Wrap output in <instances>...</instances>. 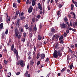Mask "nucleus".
<instances>
[{
  "instance_id": "1",
  "label": "nucleus",
  "mask_w": 77,
  "mask_h": 77,
  "mask_svg": "<svg viewBox=\"0 0 77 77\" xmlns=\"http://www.w3.org/2000/svg\"><path fill=\"white\" fill-rule=\"evenodd\" d=\"M64 49V47H62L60 49H59L58 51L56 50L54 51L53 55L54 57V58H57L58 56L60 57L61 56V55L62 54V51Z\"/></svg>"
},
{
  "instance_id": "2",
  "label": "nucleus",
  "mask_w": 77,
  "mask_h": 77,
  "mask_svg": "<svg viewBox=\"0 0 77 77\" xmlns=\"http://www.w3.org/2000/svg\"><path fill=\"white\" fill-rule=\"evenodd\" d=\"M60 26L62 29H66V27L67 26L66 24H65L64 23H63L60 24Z\"/></svg>"
},
{
  "instance_id": "3",
  "label": "nucleus",
  "mask_w": 77,
  "mask_h": 77,
  "mask_svg": "<svg viewBox=\"0 0 77 77\" xmlns=\"http://www.w3.org/2000/svg\"><path fill=\"white\" fill-rule=\"evenodd\" d=\"M28 12L29 13H31L33 11V7L32 6H30L28 9Z\"/></svg>"
},
{
  "instance_id": "4",
  "label": "nucleus",
  "mask_w": 77,
  "mask_h": 77,
  "mask_svg": "<svg viewBox=\"0 0 77 77\" xmlns=\"http://www.w3.org/2000/svg\"><path fill=\"white\" fill-rule=\"evenodd\" d=\"M20 65L21 67H23V66H24V61L22 60H20Z\"/></svg>"
},
{
  "instance_id": "5",
  "label": "nucleus",
  "mask_w": 77,
  "mask_h": 77,
  "mask_svg": "<svg viewBox=\"0 0 77 77\" xmlns=\"http://www.w3.org/2000/svg\"><path fill=\"white\" fill-rule=\"evenodd\" d=\"M45 57V55L44 54H40V57L42 59H44Z\"/></svg>"
},
{
  "instance_id": "6",
  "label": "nucleus",
  "mask_w": 77,
  "mask_h": 77,
  "mask_svg": "<svg viewBox=\"0 0 77 77\" xmlns=\"http://www.w3.org/2000/svg\"><path fill=\"white\" fill-rule=\"evenodd\" d=\"M51 31L53 33H56V30H55V29H54V27H53L51 28Z\"/></svg>"
},
{
  "instance_id": "7",
  "label": "nucleus",
  "mask_w": 77,
  "mask_h": 77,
  "mask_svg": "<svg viewBox=\"0 0 77 77\" xmlns=\"http://www.w3.org/2000/svg\"><path fill=\"white\" fill-rule=\"evenodd\" d=\"M72 24L73 25V26L74 27H75L76 26H77V21L76 22H74L72 23Z\"/></svg>"
},
{
  "instance_id": "8",
  "label": "nucleus",
  "mask_w": 77,
  "mask_h": 77,
  "mask_svg": "<svg viewBox=\"0 0 77 77\" xmlns=\"http://www.w3.org/2000/svg\"><path fill=\"white\" fill-rule=\"evenodd\" d=\"M5 33L4 32H3L2 33V38L3 40L4 39V38H5Z\"/></svg>"
},
{
  "instance_id": "9",
  "label": "nucleus",
  "mask_w": 77,
  "mask_h": 77,
  "mask_svg": "<svg viewBox=\"0 0 77 77\" xmlns=\"http://www.w3.org/2000/svg\"><path fill=\"white\" fill-rule=\"evenodd\" d=\"M40 55L41 54H40V53H38L37 54V56L36 57L37 59H38L39 58V57H40Z\"/></svg>"
},
{
  "instance_id": "10",
  "label": "nucleus",
  "mask_w": 77,
  "mask_h": 77,
  "mask_svg": "<svg viewBox=\"0 0 77 77\" xmlns=\"http://www.w3.org/2000/svg\"><path fill=\"white\" fill-rule=\"evenodd\" d=\"M13 51L14 52V53H15L16 54H18V52L17 50V49H14L13 50Z\"/></svg>"
},
{
  "instance_id": "11",
  "label": "nucleus",
  "mask_w": 77,
  "mask_h": 77,
  "mask_svg": "<svg viewBox=\"0 0 77 77\" xmlns=\"http://www.w3.org/2000/svg\"><path fill=\"white\" fill-rule=\"evenodd\" d=\"M32 6H34L35 5V3H36V2L35 1H34L33 0H32Z\"/></svg>"
},
{
  "instance_id": "12",
  "label": "nucleus",
  "mask_w": 77,
  "mask_h": 77,
  "mask_svg": "<svg viewBox=\"0 0 77 77\" xmlns=\"http://www.w3.org/2000/svg\"><path fill=\"white\" fill-rule=\"evenodd\" d=\"M67 29H68L69 30H72L73 32H75V29H72V28H71V27H68L67 28Z\"/></svg>"
},
{
  "instance_id": "13",
  "label": "nucleus",
  "mask_w": 77,
  "mask_h": 77,
  "mask_svg": "<svg viewBox=\"0 0 77 77\" xmlns=\"http://www.w3.org/2000/svg\"><path fill=\"white\" fill-rule=\"evenodd\" d=\"M66 69V67H64L62 69L60 72L61 73H63V72H65V70Z\"/></svg>"
},
{
  "instance_id": "14",
  "label": "nucleus",
  "mask_w": 77,
  "mask_h": 77,
  "mask_svg": "<svg viewBox=\"0 0 77 77\" xmlns=\"http://www.w3.org/2000/svg\"><path fill=\"white\" fill-rule=\"evenodd\" d=\"M34 63V62H33V60H31L30 61V64L31 66H33V65Z\"/></svg>"
},
{
  "instance_id": "15",
  "label": "nucleus",
  "mask_w": 77,
  "mask_h": 77,
  "mask_svg": "<svg viewBox=\"0 0 77 77\" xmlns=\"http://www.w3.org/2000/svg\"><path fill=\"white\" fill-rule=\"evenodd\" d=\"M38 38L39 41H41L42 39V37H41V35H38Z\"/></svg>"
},
{
  "instance_id": "16",
  "label": "nucleus",
  "mask_w": 77,
  "mask_h": 77,
  "mask_svg": "<svg viewBox=\"0 0 77 77\" xmlns=\"http://www.w3.org/2000/svg\"><path fill=\"white\" fill-rule=\"evenodd\" d=\"M70 69H72V67H73V63H71V64L69 66Z\"/></svg>"
},
{
  "instance_id": "17",
  "label": "nucleus",
  "mask_w": 77,
  "mask_h": 77,
  "mask_svg": "<svg viewBox=\"0 0 77 77\" xmlns=\"http://www.w3.org/2000/svg\"><path fill=\"white\" fill-rule=\"evenodd\" d=\"M64 20L65 23V22H68V18L66 17L64 18Z\"/></svg>"
},
{
  "instance_id": "18",
  "label": "nucleus",
  "mask_w": 77,
  "mask_h": 77,
  "mask_svg": "<svg viewBox=\"0 0 77 77\" xmlns=\"http://www.w3.org/2000/svg\"><path fill=\"white\" fill-rule=\"evenodd\" d=\"M25 27V29H29V26H28V24H26V25L24 26Z\"/></svg>"
},
{
  "instance_id": "19",
  "label": "nucleus",
  "mask_w": 77,
  "mask_h": 77,
  "mask_svg": "<svg viewBox=\"0 0 77 77\" xmlns=\"http://www.w3.org/2000/svg\"><path fill=\"white\" fill-rule=\"evenodd\" d=\"M3 27V23H2L0 24V28L1 29H2Z\"/></svg>"
},
{
  "instance_id": "20",
  "label": "nucleus",
  "mask_w": 77,
  "mask_h": 77,
  "mask_svg": "<svg viewBox=\"0 0 77 77\" xmlns=\"http://www.w3.org/2000/svg\"><path fill=\"white\" fill-rule=\"evenodd\" d=\"M29 32L33 31V30L32 29V27H30L29 28Z\"/></svg>"
},
{
  "instance_id": "21",
  "label": "nucleus",
  "mask_w": 77,
  "mask_h": 77,
  "mask_svg": "<svg viewBox=\"0 0 77 77\" xmlns=\"http://www.w3.org/2000/svg\"><path fill=\"white\" fill-rule=\"evenodd\" d=\"M63 39V35H61L60 38H59V40L60 41V40H62Z\"/></svg>"
},
{
  "instance_id": "22",
  "label": "nucleus",
  "mask_w": 77,
  "mask_h": 77,
  "mask_svg": "<svg viewBox=\"0 0 77 77\" xmlns=\"http://www.w3.org/2000/svg\"><path fill=\"white\" fill-rule=\"evenodd\" d=\"M13 6L14 8H17V5L15 3H13Z\"/></svg>"
},
{
  "instance_id": "23",
  "label": "nucleus",
  "mask_w": 77,
  "mask_h": 77,
  "mask_svg": "<svg viewBox=\"0 0 77 77\" xmlns=\"http://www.w3.org/2000/svg\"><path fill=\"white\" fill-rule=\"evenodd\" d=\"M14 45H12L11 46V50L12 51H13V50H14Z\"/></svg>"
},
{
  "instance_id": "24",
  "label": "nucleus",
  "mask_w": 77,
  "mask_h": 77,
  "mask_svg": "<svg viewBox=\"0 0 77 77\" xmlns=\"http://www.w3.org/2000/svg\"><path fill=\"white\" fill-rule=\"evenodd\" d=\"M71 10H73V9H74V5L72 4L71 5Z\"/></svg>"
},
{
  "instance_id": "25",
  "label": "nucleus",
  "mask_w": 77,
  "mask_h": 77,
  "mask_svg": "<svg viewBox=\"0 0 77 77\" xmlns=\"http://www.w3.org/2000/svg\"><path fill=\"white\" fill-rule=\"evenodd\" d=\"M62 7V5L61 4H58V8L60 9Z\"/></svg>"
},
{
  "instance_id": "26",
  "label": "nucleus",
  "mask_w": 77,
  "mask_h": 77,
  "mask_svg": "<svg viewBox=\"0 0 77 77\" xmlns=\"http://www.w3.org/2000/svg\"><path fill=\"white\" fill-rule=\"evenodd\" d=\"M25 19V17L24 16H23L20 17V20H23Z\"/></svg>"
},
{
  "instance_id": "27",
  "label": "nucleus",
  "mask_w": 77,
  "mask_h": 77,
  "mask_svg": "<svg viewBox=\"0 0 77 77\" xmlns=\"http://www.w3.org/2000/svg\"><path fill=\"white\" fill-rule=\"evenodd\" d=\"M20 19H17V24H18V25L20 24Z\"/></svg>"
},
{
  "instance_id": "28",
  "label": "nucleus",
  "mask_w": 77,
  "mask_h": 77,
  "mask_svg": "<svg viewBox=\"0 0 77 77\" xmlns=\"http://www.w3.org/2000/svg\"><path fill=\"white\" fill-rule=\"evenodd\" d=\"M3 22V19H2V16H1L0 17V23Z\"/></svg>"
},
{
  "instance_id": "29",
  "label": "nucleus",
  "mask_w": 77,
  "mask_h": 77,
  "mask_svg": "<svg viewBox=\"0 0 77 77\" xmlns=\"http://www.w3.org/2000/svg\"><path fill=\"white\" fill-rule=\"evenodd\" d=\"M16 58H17V59L18 60L19 58V56L18 55V54H16Z\"/></svg>"
},
{
  "instance_id": "30",
  "label": "nucleus",
  "mask_w": 77,
  "mask_h": 77,
  "mask_svg": "<svg viewBox=\"0 0 77 77\" xmlns=\"http://www.w3.org/2000/svg\"><path fill=\"white\" fill-rule=\"evenodd\" d=\"M57 15H60V14H61V13H60V11H58L57 12Z\"/></svg>"
},
{
  "instance_id": "31",
  "label": "nucleus",
  "mask_w": 77,
  "mask_h": 77,
  "mask_svg": "<svg viewBox=\"0 0 77 77\" xmlns=\"http://www.w3.org/2000/svg\"><path fill=\"white\" fill-rule=\"evenodd\" d=\"M20 60H18V61L17 63V65H20Z\"/></svg>"
},
{
  "instance_id": "32",
  "label": "nucleus",
  "mask_w": 77,
  "mask_h": 77,
  "mask_svg": "<svg viewBox=\"0 0 77 77\" xmlns=\"http://www.w3.org/2000/svg\"><path fill=\"white\" fill-rule=\"evenodd\" d=\"M15 36L17 37V38H18V32H15Z\"/></svg>"
},
{
  "instance_id": "33",
  "label": "nucleus",
  "mask_w": 77,
  "mask_h": 77,
  "mask_svg": "<svg viewBox=\"0 0 77 77\" xmlns=\"http://www.w3.org/2000/svg\"><path fill=\"white\" fill-rule=\"evenodd\" d=\"M38 8L40 10V11H42V8L41 6H38Z\"/></svg>"
},
{
  "instance_id": "34",
  "label": "nucleus",
  "mask_w": 77,
  "mask_h": 77,
  "mask_svg": "<svg viewBox=\"0 0 77 77\" xmlns=\"http://www.w3.org/2000/svg\"><path fill=\"white\" fill-rule=\"evenodd\" d=\"M55 37L56 38V39H58L59 38V35L57 34L55 36Z\"/></svg>"
},
{
  "instance_id": "35",
  "label": "nucleus",
  "mask_w": 77,
  "mask_h": 77,
  "mask_svg": "<svg viewBox=\"0 0 77 77\" xmlns=\"http://www.w3.org/2000/svg\"><path fill=\"white\" fill-rule=\"evenodd\" d=\"M66 24L67 25L68 27H70V25L69 24V23H68V22H66Z\"/></svg>"
},
{
  "instance_id": "36",
  "label": "nucleus",
  "mask_w": 77,
  "mask_h": 77,
  "mask_svg": "<svg viewBox=\"0 0 77 77\" xmlns=\"http://www.w3.org/2000/svg\"><path fill=\"white\" fill-rule=\"evenodd\" d=\"M21 38V35L19 34L18 37V39H20V38Z\"/></svg>"
},
{
  "instance_id": "37",
  "label": "nucleus",
  "mask_w": 77,
  "mask_h": 77,
  "mask_svg": "<svg viewBox=\"0 0 77 77\" xmlns=\"http://www.w3.org/2000/svg\"><path fill=\"white\" fill-rule=\"evenodd\" d=\"M32 21L33 23H35V18H32Z\"/></svg>"
},
{
  "instance_id": "38",
  "label": "nucleus",
  "mask_w": 77,
  "mask_h": 77,
  "mask_svg": "<svg viewBox=\"0 0 77 77\" xmlns=\"http://www.w3.org/2000/svg\"><path fill=\"white\" fill-rule=\"evenodd\" d=\"M17 17V15H15V16L13 17L12 18L13 19H14V20H15L16 19V18Z\"/></svg>"
},
{
  "instance_id": "39",
  "label": "nucleus",
  "mask_w": 77,
  "mask_h": 77,
  "mask_svg": "<svg viewBox=\"0 0 77 77\" xmlns=\"http://www.w3.org/2000/svg\"><path fill=\"white\" fill-rule=\"evenodd\" d=\"M73 15L74 16L73 17H72L73 18H75V13H73Z\"/></svg>"
},
{
  "instance_id": "40",
  "label": "nucleus",
  "mask_w": 77,
  "mask_h": 77,
  "mask_svg": "<svg viewBox=\"0 0 77 77\" xmlns=\"http://www.w3.org/2000/svg\"><path fill=\"white\" fill-rule=\"evenodd\" d=\"M50 60V59L48 58H47L45 60L46 62H48Z\"/></svg>"
},
{
  "instance_id": "41",
  "label": "nucleus",
  "mask_w": 77,
  "mask_h": 77,
  "mask_svg": "<svg viewBox=\"0 0 77 77\" xmlns=\"http://www.w3.org/2000/svg\"><path fill=\"white\" fill-rule=\"evenodd\" d=\"M5 33L6 35H7L8 33V29H6Z\"/></svg>"
},
{
  "instance_id": "42",
  "label": "nucleus",
  "mask_w": 77,
  "mask_h": 77,
  "mask_svg": "<svg viewBox=\"0 0 77 77\" xmlns=\"http://www.w3.org/2000/svg\"><path fill=\"white\" fill-rule=\"evenodd\" d=\"M72 22H71V21H70V26H71V27H72Z\"/></svg>"
},
{
  "instance_id": "43",
  "label": "nucleus",
  "mask_w": 77,
  "mask_h": 77,
  "mask_svg": "<svg viewBox=\"0 0 77 77\" xmlns=\"http://www.w3.org/2000/svg\"><path fill=\"white\" fill-rule=\"evenodd\" d=\"M20 74V72H17L16 74V75H19Z\"/></svg>"
},
{
  "instance_id": "44",
  "label": "nucleus",
  "mask_w": 77,
  "mask_h": 77,
  "mask_svg": "<svg viewBox=\"0 0 77 77\" xmlns=\"http://www.w3.org/2000/svg\"><path fill=\"white\" fill-rule=\"evenodd\" d=\"M34 50L35 51H36V46H34Z\"/></svg>"
},
{
  "instance_id": "45",
  "label": "nucleus",
  "mask_w": 77,
  "mask_h": 77,
  "mask_svg": "<svg viewBox=\"0 0 77 77\" xmlns=\"http://www.w3.org/2000/svg\"><path fill=\"white\" fill-rule=\"evenodd\" d=\"M18 29H17V28H16L15 30V33H17V32H18V31L17 30Z\"/></svg>"
},
{
  "instance_id": "46",
  "label": "nucleus",
  "mask_w": 77,
  "mask_h": 77,
  "mask_svg": "<svg viewBox=\"0 0 77 77\" xmlns=\"http://www.w3.org/2000/svg\"><path fill=\"white\" fill-rule=\"evenodd\" d=\"M58 46H59V44H58V43H57L56 45L55 46V48H57V47H58Z\"/></svg>"
},
{
  "instance_id": "47",
  "label": "nucleus",
  "mask_w": 77,
  "mask_h": 77,
  "mask_svg": "<svg viewBox=\"0 0 77 77\" xmlns=\"http://www.w3.org/2000/svg\"><path fill=\"white\" fill-rule=\"evenodd\" d=\"M73 3L75 4L76 7H77V2H75L74 3Z\"/></svg>"
},
{
  "instance_id": "48",
  "label": "nucleus",
  "mask_w": 77,
  "mask_h": 77,
  "mask_svg": "<svg viewBox=\"0 0 77 77\" xmlns=\"http://www.w3.org/2000/svg\"><path fill=\"white\" fill-rule=\"evenodd\" d=\"M4 63L6 65H7L8 64V63H7V61L6 60H4Z\"/></svg>"
},
{
  "instance_id": "49",
  "label": "nucleus",
  "mask_w": 77,
  "mask_h": 77,
  "mask_svg": "<svg viewBox=\"0 0 77 77\" xmlns=\"http://www.w3.org/2000/svg\"><path fill=\"white\" fill-rule=\"evenodd\" d=\"M16 14L17 15H18V14H19V10H18V11H16Z\"/></svg>"
},
{
  "instance_id": "50",
  "label": "nucleus",
  "mask_w": 77,
  "mask_h": 77,
  "mask_svg": "<svg viewBox=\"0 0 77 77\" xmlns=\"http://www.w3.org/2000/svg\"><path fill=\"white\" fill-rule=\"evenodd\" d=\"M54 38H55V35H54L52 37V41H54Z\"/></svg>"
},
{
  "instance_id": "51",
  "label": "nucleus",
  "mask_w": 77,
  "mask_h": 77,
  "mask_svg": "<svg viewBox=\"0 0 77 77\" xmlns=\"http://www.w3.org/2000/svg\"><path fill=\"white\" fill-rule=\"evenodd\" d=\"M63 40H61L60 42V44H63Z\"/></svg>"
},
{
  "instance_id": "52",
  "label": "nucleus",
  "mask_w": 77,
  "mask_h": 77,
  "mask_svg": "<svg viewBox=\"0 0 77 77\" xmlns=\"http://www.w3.org/2000/svg\"><path fill=\"white\" fill-rule=\"evenodd\" d=\"M11 41H12V38H10L9 39V43H10V42H11Z\"/></svg>"
},
{
  "instance_id": "53",
  "label": "nucleus",
  "mask_w": 77,
  "mask_h": 77,
  "mask_svg": "<svg viewBox=\"0 0 77 77\" xmlns=\"http://www.w3.org/2000/svg\"><path fill=\"white\" fill-rule=\"evenodd\" d=\"M29 0H27L26 2V5H28L29 4Z\"/></svg>"
},
{
  "instance_id": "54",
  "label": "nucleus",
  "mask_w": 77,
  "mask_h": 77,
  "mask_svg": "<svg viewBox=\"0 0 77 77\" xmlns=\"http://www.w3.org/2000/svg\"><path fill=\"white\" fill-rule=\"evenodd\" d=\"M40 63H41V62L40 61H38L37 63V65H40Z\"/></svg>"
},
{
  "instance_id": "55",
  "label": "nucleus",
  "mask_w": 77,
  "mask_h": 77,
  "mask_svg": "<svg viewBox=\"0 0 77 77\" xmlns=\"http://www.w3.org/2000/svg\"><path fill=\"white\" fill-rule=\"evenodd\" d=\"M21 41H23V42H25V38H22V39Z\"/></svg>"
},
{
  "instance_id": "56",
  "label": "nucleus",
  "mask_w": 77,
  "mask_h": 77,
  "mask_svg": "<svg viewBox=\"0 0 77 77\" xmlns=\"http://www.w3.org/2000/svg\"><path fill=\"white\" fill-rule=\"evenodd\" d=\"M67 72L68 73H70V71H71V70H69V69H67Z\"/></svg>"
},
{
  "instance_id": "57",
  "label": "nucleus",
  "mask_w": 77,
  "mask_h": 77,
  "mask_svg": "<svg viewBox=\"0 0 77 77\" xmlns=\"http://www.w3.org/2000/svg\"><path fill=\"white\" fill-rule=\"evenodd\" d=\"M67 35V34L66 33H64L63 34V36L65 37H66V36Z\"/></svg>"
},
{
  "instance_id": "58",
  "label": "nucleus",
  "mask_w": 77,
  "mask_h": 77,
  "mask_svg": "<svg viewBox=\"0 0 77 77\" xmlns=\"http://www.w3.org/2000/svg\"><path fill=\"white\" fill-rule=\"evenodd\" d=\"M70 47L72 48H74V45H70Z\"/></svg>"
},
{
  "instance_id": "59",
  "label": "nucleus",
  "mask_w": 77,
  "mask_h": 77,
  "mask_svg": "<svg viewBox=\"0 0 77 77\" xmlns=\"http://www.w3.org/2000/svg\"><path fill=\"white\" fill-rule=\"evenodd\" d=\"M33 30H34L35 31H36V30H37V29L36 28V27H34Z\"/></svg>"
},
{
  "instance_id": "60",
  "label": "nucleus",
  "mask_w": 77,
  "mask_h": 77,
  "mask_svg": "<svg viewBox=\"0 0 77 77\" xmlns=\"http://www.w3.org/2000/svg\"><path fill=\"white\" fill-rule=\"evenodd\" d=\"M42 24H40L39 26V27H40V29H42Z\"/></svg>"
},
{
  "instance_id": "61",
  "label": "nucleus",
  "mask_w": 77,
  "mask_h": 77,
  "mask_svg": "<svg viewBox=\"0 0 77 77\" xmlns=\"http://www.w3.org/2000/svg\"><path fill=\"white\" fill-rule=\"evenodd\" d=\"M41 17V16L40 15H38L37 16V18L38 19H39Z\"/></svg>"
},
{
  "instance_id": "62",
  "label": "nucleus",
  "mask_w": 77,
  "mask_h": 77,
  "mask_svg": "<svg viewBox=\"0 0 77 77\" xmlns=\"http://www.w3.org/2000/svg\"><path fill=\"white\" fill-rule=\"evenodd\" d=\"M29 64H28V65H27V69H29Z\"/></svg>"
},
{
  "instance_id": "63",
  "label": "nucleus",
  "mask_w": 77,
  "mask_h": 77,
  "mask_svg": "<svg viewBox=\"0 0 77 77\" xmlns=\"http://www.w3.org/2000/svg\"><path fill=\"white\" fill-rule=\"evenodd\" d=\"M69 51L70 52V53H72V50L71 49H69Z\"/></svg>"
},
{
  "instance_id": "64",
  "label": "nucleus",
  "mask_w": 77,
  "mask_h": 77,
  "mask_svg": "<svg viewBox=\"0 0 77 77\" xmlns=\"http://www.w3.org/2000/svg\"><path fill=\"white\" fill-rule=\"evenodd\" d=\"M50 0H48L47 1V4L48 5H49V3H50Z\"/></svg>"
}]
</instances>
